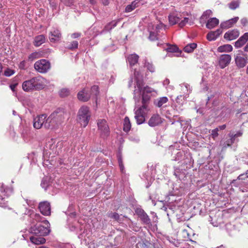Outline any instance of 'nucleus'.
<instances>
[{
	"instance_id": "obj_24",
	"label": "nucleus",
	"mask_w": 248,
	"mask_h": 248,
	"mask_svg": "<svg viewBox=\"0 0 248 248\" xmlns=\"http://www.w3.org/2000/svg\"><path fill=\"white\" fill-rule=\"evenodd\" d=\"M30 240L31 243L35 245L43 244L46 241L44 236H40L38 235L30 236Z\"/></svg>"
},
{
	"instance_id": "obj_17",
	"label": "nucleus",
	"mask_w": 248,
	"mask_h": 248,
	"mask_svg": "<svg viewBox=\"0 0 248 248\" xmlns=\"http://www.w3.org/2000/svg\"><path fill=\"white\" fill-rule=\"evenodd\" d=\"M78 100L83 102H87L91 98V94L88 89H83L79 92L77 94Z\"/></svg>"
},
{
	"instance_id": "obj_46",
	"label": "nucleus",
	"mask_w": 248,
	"mask_h": 248,
	"mask_svg": "<svg viewBox=\"0 0 248 248\" xmlns=\"http://www.w3.org/2000/svg\"><path fill=\"white\" fill-rule=\"evenodd\" d=\"M64 6L71 7L74 5L75 0H60Z\"/></svg>"
},
{
	"instance_id": "obj_19",
	"label": "nucleus",
	"mask_w": 248,
	"mask_h": 248,
	"mask_svg": "<svg viewBox=\"0 0 248 248\" xmlns=\"http://www.w3.org/2000/svg\"><path fill=\"white\" fill-rule=\"evenodd\" d=\"M239 35V32L237 30H232L226 32L224 38L225 39L231 41L237 38Z\"/></svg>"
},
{
	"instance_id": "obj_44",
	"label": "nucleus",
	"mask_w": 248,
	"mask_h": 248,
	"mask_svg": "<svg viewBox=\"0 0 248 248\" xmlns=\"http://www.w3.org/2000/svg\"><path fill=\"white\" fill-rule=\"evenodd\" d=\"M70 93V91L67 88H63L59 92V95L61 97H65L68 96Z\"/></svg>"
},
{
	"instance_id": "obj_35",
	"label": "nucleus",
	"mask_w": 248,
	"mask_h": 248,
	"mask_svg": "<svg viewBox=\"0 0 248 248\" xmlns=\"http://www.w3.org/2000/svg\"><path fill=\"white\" fill-rule=\"evenodd\" d=\"M168 101V99L167 97L164 96L159 98L158 99H156L154 100V104L156 106L160 108L162 106V105L167 103Z\"/></svg>"
},
{
	"instance_id": "obj_16",
	"label": "nucleus",
	"mask_w": 248,
	"mask_h": 248,
	"mask_svg": "<svg viewBox=\"0 0 248 248\" xmlns=\"http://www.w3.org/2000/svg\"><path fill=\"white\" fill-rule=\"evenodd\" d=\"M144 110L145 109L139 108L135 111V118L136 120L137 123L138 124H140L143 123L145 121L144 116L145 113L144 112Z\"/></svg>"
},
{
	"instance_id": "obj_48",
	"label": "nucleus",
	"mask_w": 248,
	"mask_h": 248,
	"mask_svg": "<svg viewBox=\"0 0 248 248\" xmlns=\"http://www.w3.org/2000/svg\"><path fill=\"white\" fill-rule=\"evenodd\" d=\"M212 14V12L210 10H207L203 12L200 18L201 20L203 19H207Z\"/></svg>"
},
{
	"instance_id": "obj_6",
	"label": "nucleus",
	"mask_w": 248,
	"mask_h": 248,
	"mask_svg": "<svg viewBox=\"0 0 248 248\" xmlns=\"http://www.w3.org/2000/svg\"><path fill=\"white\" fill-rule=\"evenodd\" d=\"M34 67L39 72L45 73L50 69V63L47 60L42 59L35 62Z\"/></svg>"
},
{
	"instance_id": "obj_58",
	"label": "nucleus",
	"mask_w": 248,
	"mask_h": 248,
	"mask_svg": "<svg viewBox=\"0 0 248 248\" xmlns=\"http://www.w3.org/2000/svg\"><path fill=\"white\" fill-rule=\"evenodd\" d=\"M232 140L230 139H229L227 140H226L223 144L224 147H226L227 146H230L232 145V140Z\"/></svg>"
},
{
	"instance_id": "obj_55",
	"label": "nucleus",
	"mask_w": 248,
	"mask_h": 248,
	"mask_svg": "<svg viewBox=\"0 0 248 248\" xmlns=\"http://www.w3.org/2000/svg\"><path fill=\"white\" fill-rule=\"evenodd\" d=\"M145 66L151 72L153 73L155 71V68L152 64L150 63L149 62H147L145 64Z\"/></svg>"
},
{
	"instance_id": "obj_4",
	"label": "nucleus",
	"mask_w": 248,
	"mask_h": 248,
	"mask_svg": "<svg viewBox=\"0 0 248 248\" xmlns=\"http://www.w3.org/2000/svg\"><path fill=\"white\" fill-rule=\"evenodd\" d=\"M237 183L240 186V190L242 192L248 191V170L246 172L240 174L236 180H234L232 183Z\"/></svg>"
},
{
	"instance_id": "obj_42",
	"label": "nucleus",
	"mask_w": 248,
	"mask_h": 248,
	"mask_svg": "<svg viewBox=\"0 0 248 248\" xmlns=\"http://www.w3.org/2000/svg\"><path fill=\"white\" fill-rule=\"evenodd\" d=\"M50 185V180L49 178L47 177H44L41 181V186L42 188H44L45 190H46L47 187Z\"/></svg>"
},
{
	"instance_id": "obj_1",
	"label": "nucleus",
	"mask_w": 248,
	"mask_h": 248,
	"mask_svg": "<svg viewBox=\"0 0 248 248\" xmlns=\"http://www.w3.org/2000/svg\"><path fill=\"white\" fill-rule=\"evenodd\" d=\"M44 222L46 225V226L45 227L41 224L35 225L30 228V232L35 235H38L40 236L44 237L48 235L50 232V225L47 220H44Z\"/></svg>"
},
{
	"instance_id": "obj_15",
	"label": "nucleus",
	"mask_w": 248,
	"mask_h": 248,
	"mask_svg": "<svg viewBox=\"0 0 248 248\" xmlns=\"http://www.w3.org/2000/svg\"><path fill=\"white\" fill-rule=\"evenodd\" d=\"M46 117V114H42L34 118L33 127L36 129H40L43 125L44 126Z\"/></svg>"
},
{
	"instance_id": "obj_36",
	"label": "nucleus",
	"mask_w": 248,
	"mask_h": 248,
	"mask_svg": "<svg viewBox=\"0 0 248 248\" xmlns=\"http://www.w3.org/2000/svg\"><path fill=\"white\" fill-rule=\"evenodd\" d=\"M131 127L130 120L127 116H126L124 121L123 130L125 132H128L130 130Z\"/></svg>"
},
{
	"instance_id": "obj_13",
	"label": "nucleus",
	"mask_w": 248,
	"mask_h": 248,
	"mask_svg": "<svg viewBox=\"0 0 248 248\" xmlns=\"http://www.w3.org/2000/svg\"><path fill=\"white\" fill-rule=\"evenodd\" d=\"M53 118H54L53 115H50L47 119H45V123H44L45 128L52 129L56 128L59 125Z\"/></svg>"
},
{
	"instance_id": "obj_52",
	"label": "nucleus",
	"mask_w": 248,
	"mask_h": 248,
	"mask_svg": "<svg viewBox=\"0 0 248 248\" xmlns=\"http://www.w3.org/2000/svg\"><path fill=\"white\" fill-rule=\"evenodd\" d=\"M154 91V89L149 87L148 86H146L143 87V91L141 93H145L146 94H150Z\"/></svg>"
},
{
	"instance_id": "obj_41",
	"label": "nucleus",
	"mask_w": 248,
	"mask_h": 248,
	"mask_svg": "<svg viewBox=\"0 0 248 248\" xmlns=\"http://www.w3.org/2000/svg\"><path fill=\"white\" fill-rule=\"evenodd\" d=\"M186 97L184 95H180L178 96L175 99L176 102L178 104L177 106H180L181 107L186 103Z\"/></svg>"
},
{
	"instance_id": "obj_25",
	"label": "nucleus",
	"mask_w": 248,
	"mask_h": 248,
	"mask_svg": "<svg viewBox=\"0 0 248 248\" xmlns=\"http://www.w3.org/2000/svg\"><path fill=\"white\" fill-rule=\"evenodd\" d=\"M231 110V108L229 107H222L221 108V111L218 115V117H219L221 119H227L230 118Z\"/></svg>"
},
{
	"instance_id": "obj_59",
	"label": "nucleus",
	"mask_w": 248,
	"mask_h": 248,
	"mask_svg": "<svg viewBox=\"0 0 248 248\" xmlns=\"http://www.w3.org/2000/svg\"><path fill=\"white\" fill-rule=\"evenodd\" d=\"M233 136V132L231 131L229 134H228V136L229 137L230 139H232V144H233L235 141L236 140V138L233 136Z\"/></svg>"
},
{
	"instance_id": "obj_10",
	"label": "nucleus",
	"mask_w": 248,
	"mask_h": 248,
	"mask_svg": "<svg viewBox=\"0 0 248 248\" xmlns=\"http://www.w3.org/2000/svg\"><path fill=\"white\" fill-rule=\"evenodd\" d=\"M135 213L144 224H151V219L143 209L141 208H137L135 209Z\"/></svg>"
},
{
	"instance_id": "obj_53",
	"label": "nucleus",
	"mask_w": 248,
	"mask_h": 248,
	"mask_svg": "<svg viewBox=\"0 0 248 248\" xmlns=\"http://www.w3.org/2000/svg\"><path fill=\"white\" fill-rule=\"evenodd\" d=\"M118 163H119V167H120V168L121 171L122 172H123L124 170V164H123V159H122V157L121 155H119L118 156Z\"/></svg>"
},
{
	"instance_id": "obj_49",
	"label": "nucleus",
	"mask_w": 248,
	"mask_h": 248,
	"mask_svg": "<svg viewBox=\"0 0 248 248\" xmlns=\"http://www.w3.org/2000/svg\"><path fill=\"white\" fill-rule=\"evenodd\" d=\"M15 73V71L13 69H11L9 68H6V69L4 71L3 75L6 77H10Z\"/></svg>"
},
{
	"instance_id": "obj_28",
	"label": "nucleus",
	"mask_w": 248,
	"mask_h": 248,
	"mask_svg": "<svg viewBox=\"0 0 248 248\" xmlns=\"http://www.w3.org/2000/svg\"><path fill=\"white\" fill-rule=\"evenodd\" d=\"M219 24V20L216 17L209 19L206 23V27L209 29H212Z\"/></svg>"
},
{
	"instance_id": "obj_39",
	"label": "nucleus",
	"mask_w": 248,
	"mask_h": 248,
	"mask_svg": "<svg viewBox=\"0 0 248 248\" xmlns=\"http://www.w3.org/2000/svg\"><path fill=\"white\" fill-rule=\"evenodd\" d=\"M169 20L170 24L173 25L180 21V18L174 15H170L169 16Z\"/></svg>"
},
{
	"instance_id": "obj_56",
	"label": "nucleus",
	"mask_w": 248,
	"mask_h": 248,
	"mask_svg": "<svg viewBox=\"0 0 248 248\" xmlns=\"http://www.w3.org/2000/svg\"><path fill=\"white\" fill-rule=\"evenodd\" d=\"M218 128H216L212 130L211 136H212V138L215 139L216 138H217L218 136Z\"/></svg>"
},
{
	"instance_id": "obj_54",
	"label": "nucleus",
	"mask_w": 248,
	"mask_h": 248,
	"mask_svg": "<svg viewBox=\"0 0 248 248\" xmlns=\"http://www.w3.org/2000/svg\"><path fill=\"white\" fill-rule=\"evenodd\" d=\"M149 39L152 41L157 40V34L154 31H150Z\"/></svg>"
},
{
	"instance_id": "obj_29",
	"label": "nucleus",
	"mask_w": 248,
	"mask_h": 248,
	"mask_svg": "<svg viewBox=\"0 0 248 248\" xmlns=\"http://www.w3.org/2000/svg\"><path fill=\"white\" fill-rule=\"evenodd\" d=\"M89 90L90 94H91V98L92 97L95 102L97 101V97L99 94V87L97 85L93 86Z\"/></svg>"
},
{
	"instance_id": "obj_11",
	"label": "nucleus",
	"mask_w": 248,
	"mask_h": 248,
	"mask_svg": "<svg viewBox=\"0 0 248 248\" xmlns=\"http://www.w3.org/2000/svg\"><path fill=\"white\" fill-rule=\"evenodd\" d=\"M164 120L158 114H154L150 118L148 123L150 126L155 127L161 124Z\"/></svg>"
},
{
	"instance_id": "obj_45",
	"label": "nucleus",
	"mask_w": 248,
	"mask_h": 248,
	"mask_svg": "<svg viewBox=\"0 0 248 248\" xmlns=\"http://www.w3.org/2000/svg\"><path fill=\"white\" fill-rule=\"evenodd\" d=\"M239 159L245 164L248 165V152L241 154Z\"/></svg>"
},
{
	"instance_id": "obj_62",
	"label": "nucleus",
	"mask_w": 248,
	"mask_h": 248,
	"mask_svg": "<svg viewBox=\"0 0 248 248\" xmlns=\"http://www.w3.org/2000/svg\"><path fill=\"white\" fill-rule=\"evenodd\" d=\"M99 1L105 6L108 5L110 3V0H99Z\"/></svg>"
},
{
	"instance_id": "obj_8",
	"label": "nucleus",
	"mask_w": 248,
	"mask_h": 248,
	"mask_svg": "<svg viewBox=\"0 0 248 248\" xmlns=\"http://www.w3.org/2000/svg\"><path fill=\"white\" fill-rule=\"evenodd\" d=\"M218 65L221 69H224L229 65L232 60V57L229 54H222L218 59Z\"/></svg>"
},
{
	"instance_id": "obj_22",
	"label": "nucleus",
	"mask_w": 248,
	"mask_h": 248,
	"mask_svg": "<svg viewBox=\"0 0 248 248\" xmlns=\"http://www.w3.org/2000/svg\"><path fill=\"white\" fill-rule=\"evenodd\" d=\"M239 19L238 17H235L228 20L224 21L220 24V28L221 29H228L232 27L235 23H236Z\"/></svg>"
},
{
	"instance_id": "obj_60",
	"label": "nucleus",
	"mask_w": 248,
	"mask_h": 248,
	"mask_svg": "<svg viewBox=\"0 0 248 248\" xmlns=\"http://www.w3.org/2000/svg\"><path fill=\"white\" fill-rule=\"evenodd\" d=\"M176 170H178V172H179L180 173V174H184V171L186 170H185V169L184 168V167H182L181 166H179L178 167H176Z\"/></svg>"
},
{
	"instance_id": "obj_14",
	"label": "nucleus",
	"mask_w": 248,
	"mask_h": 248,
	"mask_svg": "<svg viewBox=\"0 0 248 248\" xmlns=\"http://www.w3.org/2000/svg\"><path fill=\"white\" fill-rule=\"evenodd\" d=\"M43 78L41 76L31 78L34 90H40L44 88V84L43 82Z\"/></svg>"
},
{
	"instance_id": "obj_50",
	"label": "nucleus",
	"mask_w": 248,
	"mask_h": 248,
	"mask_svg": "<svg viewBox=\"0 0 248 248\" xmlns=\"http://www.w3.org/2000/svg\"><path fill=\"white\" fill-rule=\"evenodd\" d=\"M239 4L238 1H232L229 3V7L230 9L232 10H235V9L239 7Z\"/></svg>"
},
{
	"instance_id": "obj_31",
	"label": "nucleus",
	"mask_w": 248,
	"mask_h": 248,
	"mask_svg": "<svg viewBox=\"0 0 248 248\" xmlns=\"http://www.w3.org/2000/svg\"><path fill=\"white\" fill-rule=\"evenodd\" d=\"M232 46L230 44H226L218 47L217 50L219 52H230L232 50Z\"/></svg>"
},
{
	"instance_id": "obj_21",
	"label": "nucleus",
	"mask_w": 248,
	"mask_h": 248,
	"mask_svg": "<svg viewBox=\"0 0 248 248\" xmlns=\"http://www.w3.org/2000/svg\"><path fill=\"white\" fill-rule=\"evenodd\" d=\"M248 41V32H246L234 43V46L237 48H240L243 46Z\"/></svg>"
},
{
	"instance_id": "obj_18",
	"label": "nucleus",
	"mask_w": 248,
	"mask_h": 248,
	"mask_svg": "<svg viewBox=\"0 0 248 248\" xmlns=\"http://www.w3.org/2000/svg\"><path fill=\"white\" fill-rule=\"evenodd\" d=\"M194 160L190 154L186 155V157L182 161L180 166L184 167L186 170L190 169L193 165Z\"/></svg>"
},
{
	"instance_id": "obj_20",
	"label": "nucleus",
	"mask_w": 248,
	"mask_h": 248,
	"mask_svg": "<svg viewBox=\"0 0 248 248\" xmlns=\"http://www.w3.org/2000/svg\"><path fill=\"white\" fill-rule=\"evenodd\" d=\"M62 34L58 30H54L50 31L49 36V39L51 42H56L61 40Z\"/></svg>"
},
{
	"instance_id": "obj_63",
	"label": "nucleus",
	"mask_w": 248,
	"mask_h": 248,
	"mask_svg": "<svg viewBox=\"0 0 248 248\" xmlns=\"http://www.w3.org/2000/svg\"><path fill=\"white\" fill-rule=\"evenodd\" d=\"M142 247L143 248H150V245H151V243L149 242H146V243H143L142 244H140Z\"/></svg>"
},
{
	"instance_id": "obj_40",
	"label": "nucleus",
	"mask_w": 248,
	"mask_h": 248,
	"mask_svg": "<svg viewBox=\"0 0 248 248\" xmlns=\"http://www.w3.org/2000/svg\"><path fill=\"white\" fill-rule=\"evenodd\" d=\"M135 81H136V86H135V87L136 88V87L137 86L139 92L140 93H141V92L143 91V87L144 84L143 80L142 78H141L137 79V80H135Z\"/></svg>"
},
{
	"instance_id": "obj_32",
	"label": "nucleus",
	"mask_w": 248,
	"mask_h": 248,
	"mask_svg": "<svg viewBox=\"0 0 248 248\" xmlns=\"http://www.w3.org/2000/svg\"><path fill=\"white\" fill-rule=\"evenodd\" d=\"M45 41V37L44 35H39L34 38L33 44L35 46H39Z\"/></svg>"
},
{
	"instance_id": "obj_61",
	"label": "nucleus",
	"mask_w": 248,
	"mask_h": 248,
	"mask_svg": "<svg viewBox=\"0 0 248 248\" xmlns=\"http://www.w3.org/2000/svg\"><path fill=\"white\" fill-rule=\"evenodd\" d=\"M243 135V131L241 130H239L236 133L233 132V137H235L236 139L238 137L242 136Z\"/></svg>"
},
{
	"instance_id": "obj_37",
	"label": "nucleus",
	"mask_w": 248,
	"mask_h": 248,
	"mask_svg": "<svg viewBox=\"0 0 248 248\" xmlns=\"http://www.w3.org/2000/svg\"><path fill=\"white\" fill-rule=\"evenodd\" d=\"M197 45L195 43L188 44L184 47V51L187 53H191L194 51V49L197 47Z\"/></svg>"
},
{
	"instance_id": "obj_43",
	"label": "nucleus",
	"mask_w": 248,
	"mask_h": 248,
	"mask_svg": "<svg viewBox=\"0 0 248 248\" xmlns=\"http://www.w3.org/2000/svg\"><path fill=\"white\" fill-rule=\"evenodd\" d=\"M117 22L115 21H112L109 23H108V24H107L104 28V30L106 31H111L113 28L117 26Z\"/></svg>"
},
{
	"instance_id": "obj_51",
	"label": "nucleus",
	"mask_w": 248,
	"mask_h": 248,
	"mask_svg": "<svg viewBox=\"0 0 248 248\" xmlns=\"http://www.w3.org/2000/svg\"><path fill=\"white\" fill-rule=\"evenodd\" d=\"M78 42L77 41H73L69 44L68 46H67V48L69 49L73 50L74 49L78 48Z\"/></svg>"
},
{
	"instance_id": "obj_3",
	"label": "nucleus",
	"mask_w": 248,
	"mask_h": 248,
	"mask_svg": "<svg viewBox=\"0 0 248 248\" xmlns=\"http://www.w3.org/2000/svg\"><path fill=\"white\" fill-rule=\"evenodd\" d=\"M91 118L89 108L87 106H83L79 109L77 116V121L83 127L88 124Z\"/></svg>"
},
{
	"instance_id": "obj_47",
	"label": "nucleus",
	"mask_w": 248,
	"mask_h": 248,
	"mask_svg": "<svg viewBox=\"0 0 248 248\" xmlns=\"http://www.w3.org/2000/svg\"><path fill=\"white\" fill-rule=\"evenodd\" d=\"M214 31H211L208 33L206 36L207 39L210 41L215 40L217 37L215 35Z\"/></svg>"
},
{
	"instance_id": "obj_38",
	"label": "nucleus",
	"mask_w": 248,
	"mask_h": 248,
	"mask_svg": "<svg viewBox=\"0 0 248 248\" xmlns=\"http://www.w3.org/2000/svg\"><path fill=\"white\" fill-rule=\"evenodd\" d=\"M188 154H186L184 151H179L175 155L174 160L177 161H182L186 157V155Z\"/></svg>"
},
{
	"instance_id": "obj_2",
	"label": "nucleus",
	"mask_w": 248,
	"mask_h": 248,
	"mask_svg": "<svg viewBox=\"0 0 248 248\" xmlns=\"http://www.w3.org/2000/svg\"><path fill=\"white\" fill-rule=\"evenodd\" d=\"M12 187L5 186L3 183H0V206L8 207V197L13 193Z\"/></svg>"
},
{
	"instance_id": "obj_5",
	"label": "nucleus",
	"mask_w": 248,
	"mask_h": 248,
	"mask_svg": "<svg viewBox=\"0 0 248 248\" xmlns=\"http://www.w3.org/2000/svg\"><path fill=\"white\" fill-rule=\"evenodd\" d=\"M97 124L100 137L104 139H107L110 135V129L107 121L104 119H99Z\"/></svg>"
},
{
	"instance_id": "obj_12",
	"label": "nucleus",
	"mask_w": 248,
	"mask_h": 248,
	"mask_svg": "<svg viewBox=\"0 0 248 248\" xmlns=\"http://www.w3.org/2000/svg\"><path fill=\"white\" fill-rule=\"evenodd\" d=\"M38 208L40 212L44 216H50L51 214V207L49 202L47 201L42 202L39 203Z\"/></svg>"
},
{
	"instance_id": "obj_7",
	"label": "nucleus",
	"mask_w": 248,
	"mask_h": 248,
	"mask_svg": "<svg viewBox=\"0 0 248 248\" xmlns=\"http://www.w3.org/2000/svg\"><path fill=\"white\" fill-rule=\"evenodd\" d=\"M50 115H53L54 118H53L56 121L57 124L60 125L64 119L66 113L63 108H57Z\"/></svg>"
},
{
	"instance_id": "obj_34",
	"label": "nucleus",
	"mask_w": 248,
	"mask_h": 248,
	"mask_svg": "<svg viewBox=\"0 0 248 248\" xmlns=\"http://www.w3.org/2000/svg\"><path fill=\"white\" fill-rule=\"evenodd\" d=\"M107 215L110 218L113 219L118 222H121L123 221L120 218L119 215L116 212H108Z\"/></svg>"
},
{
	"instance_id": "obj_64",
	"label": "nucleus",
	"mask_w": 248,
	"mask_h": 248,
	"mask_svg": "<svg viewBox=\"0 0 248 248\" xmlns=\"http://www.w3.org/2000/svg\"><path fill=\"white\" fill-rule=\"evenodd\" d=\"M17 85H18L17 83H15L14 84H12L10 85V88L13 92H16L15 89L16 87V86H17Z\"/></svg>"
},
{
	"instance_id": "obj_9",
	"label": "nucleus",
	"mask_w": 248,
	"mask_h": 248,
	"mask_svg": "<svg viewBox=\"0 0 248 248\" xmlns=\"http://www.w3.org/2000/svg\"><path fill=\"white\" fill-rule=\"evenodd\" d=\"M242 55L241 56L239 54L235 55L234 60L236 65L239 68L244 67L248 63V56L247 54H244L243 52L241 51Z\"/></svg>"
},
{
	"instance_id": "obj_57",
	"label": "nucleus",
	"mask_w": 248,
	"mask_h": 248,
	"mask_svg": "<svg viewBox=\"0 0 248 248\" xmlns=\"http://www.w3.org/2000/svg\"><path fill=\"white\" fill-rule=\"evenodd\" d=\"M188 18L185 17L183 20H182L179 23V26L180 28L183 27L184 26H185L186 24L188 22Z\"/></svg>"
},
{
	"instance_id": "obj_26",
	"label": "nucleus",
	"mask_w": 248,
	"mask_h": 248,
	"mask_svg": "<svg viewBox=\"0 0 248 248\" xmlns=\"http://www.w3.org/2000/svg\"><path fill=\"white\" fill-rule=\"evenodd\" d=\"M32 81L31 78L28 80L24 81L22 83V89L25 92H31L34 90L33 86Z\"/></svg>"
},
{
	"instance_id": "obj_30",
	"label": "nucleus",
	"mask_w": 248,
	"mask_h": 248,
	"mask_svg": "<svg viewBox=\"0 0 248 248\" xmlns=\"http://www.w3.org/2000/svg\"><path fill=\"white\" fill-rule=\"evenodd\" d=\"M139 0H135L131 2L130 4L127 5L125 8V12L129 13L134 10L139 6Z\"/></svg>"
},
{
	"instance_id": "obj_27",
	"label": "nucleus",
	"mask_w": 248,
	"mask_h": 248,
	"mask_svg": "<svg viewBox=\"0 0 248 248\" xmlns=\"http://www.w3.org/2000/svg\"><path fill=\"white\" fill-rule=\"evenodd\" d=\"M166 45L168 47L165 50L168 52L170 53H179L180 54L182 53V51L179 48L178 46L176 45H171L167 43Z\"/></svg>"
},
{
	"instance_id": "obj_23",
	"label": "nucleus",
	"mask_w": 248,
	"mask_h": 248,
	"mask_svg": "<svg viewBox=\"0 0 248 248\" xmlns=\"http://www.w3.org/2000/svg\"><path fill=\"white\" fill-rule=\"evenodd\" d=\"M141 95V103L142 106L140 108L147 110L148 104H149L151 99V95L146 94L145 93H140Z\"/></svg>"
},
{
	"instance_id": "obj_33",
	"label": "nucleus",
	"mask_w": 248,
	"mask_h": 248,
	"mask_svg": "<svg viewBox=\"0 0 248 248\" xmlns=\"http://www.w3.org/2000/svg\"><path fill=\"white\" fill-rule=\"evenodd\" d=\"M139 56L137 54H132L127 58L128 62L131 66H133L138 62Z\"/></svg>"
}]
</instances>
